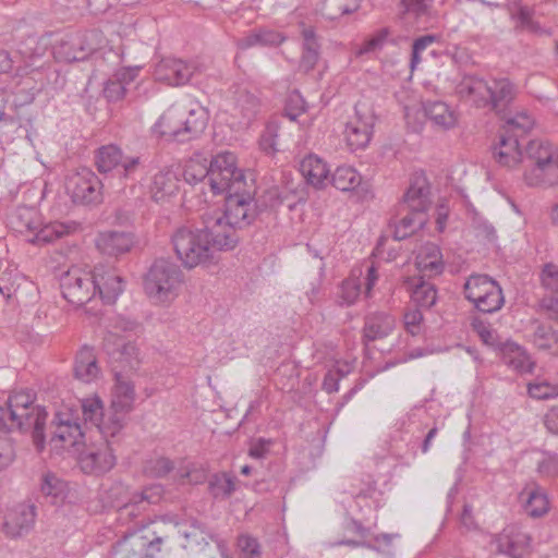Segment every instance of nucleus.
<instances>
[{"label": "nucleus", "instance_id": "nucleus-5", "mask_svg": "<svg viewBox=\"0 0 558 558\" xmlns=\"http://www.w3.org/2000/svg\"><path fill=\"white\" fill-rule=\"evenodd\" d=\"M241 169L236 167V157L233 153L221 151L210 160L209 165L192 161L184 172L185 181L191 184L206 181L214 194L225 193L229 181Z\"/></svg>", "mask_w": 558, "mask_h": 558}, {"label": "nucleus", "instance_id": "nucleus-55", "mask_svg": "<svg viewBox=\"0 0 558 558\" xmlns=\"http://www.w3.org/2000/svg\"><path fill=\"white\" fill-rule=\"evenodd\" d=\"M527 392L534 399H553L558 397V385H553L548 381L533 383L529 384Z\"/></svg>", "mask_w": 558, "mask_h": 558}, {"label": "nucleus", "instance_id": "nucleus-51", "mask_svg": "<svg viewBox=\"0 0 558 558\" xmlns=\"http://www.w3.org/2000/svg\"><path fill=\"white\" fill-rule=\"evenodd\" d=\"M174 469L173 462L166 458L159 457L146 461L144 471L151 477H165Z\"/></svg>", "mask_w": 558, "mask_h": 558}, {"label": "nucleus", "instance_id": "nucleus-43", "mask_svg": "<svg viewBox=\"0 0 558 558\" xmlns=\"http://www.w3.org/2000/svg\"><path fill=\"white\" fill-rule=\"evenodd\" d=\"M330 182L337 190L349 192L361 184L362 177L351 166H339L331 174Z\"/></svg>", "mask_w": 558, "mask_h": 558}, {"label": "nucleus", "instance_id": "nucleus-2", "mask_svg": "<svg viewBox=\"0 0 558 558\" xmlns=\"http://www.w3.org/2000/svg\"><path fill=\"white\" fill-rule=\"evenodd\" d=\"M500 166L514 167L525 162L524 180L530 186L547 187L558 183V146L542 140L530 141L525 154L519 138L502 132L493 150Z\"/></svg>", "mask_w": 558, "mask_h": 558}, {"label": "nucleus", "instance_id": "nucleus-64", "mask_svg": "<svg viewBox=\"0 0 558 558\" xmlns=\"http://www.w3.org/2000/svg\"><path fill=\"white\" fill-rule=\"evenodd\" d=\"M140 324L136 320L119 316L116 318L114 324L112 326V330L108 332H116L118 336L120 331L123 332H136L140 329Z\"/></svg>", "mask_w": 558, "mask_h": 558}, {"label": "nucleus", "instance_id": "nucleus-41", "mask_svg": "<svg viewBox=\"0 0 558 558\" xmlns=\"http://www.w3.org/2000/svg\"><path fill=\"white\" fill-rule=\"evenodd\" d=\"M162 492L160 485L144 488L140 494L133 496L131 502L121 508V514L136 515L135 510H145L146 505L157 504L161 499Z\"/></svg>", "mask_w": 558, "mask_h": 558}, {"label": "nucleus", "instance_id": "nucleus-3", "mask_svg": "<svg viewBox=\"0 0 558 558\" xmlns=\"http://www.w3.org/2000/svg\"><path fill=\"white\" fill-rule=\"evenodd\" d=\"M134 400L133 383L125 380L117 372V384L114 385L111 404L107 412L104 411V403L98 396L88 397L81 401L85 423L96 426L102 438L122 439L128 414L133 409Z\"/></svg>", "mask_w": 558, "mask_h": 558}, {"label": "nucleus", "instance_id": "nucleus-14", "mask_svg": "<svg viewBox=\"0 0 558 558\" xmlns=\"http://www.w3.org/2000/svg\"><path fill=\"white\" fill-rule=\"evenodd\" d=\"M60 289L69 303L83 306L95 298L93 274L72 267L60 277Z\"/></svg>", "mask_w": 558, "mask_h": 558}, {"label": "nucleus", "instance_id": "nucleus-45", "mask_svg": "<svg viewBox=\"0 0 558 558\" xmlns=\"http://www.w3.org/2000/svg\"><path fill=\"white\" fill-rule=\"evenodd\" d=\"M360 4L361 0H324L322 14L328 20H337L344 14L355 12Z\"/></svg>", "mask_w": 558, "mask_h": 558}, {"label": "nucleus", "instance_id": "nucleus-10", "mask_svg": "<svg viewBox=\"0 0 558 558\" xmlns=\"http://www.w3.org/2000/svg\"><path fill=\"white\" fill-rule=\"evenodd\" d=\"M464 296L482 313H494L501 308L505 299L499 283L487 275H471L463 290Z\"/></svg>", "mask_w": 558, "mask_h": 558}, {"label": "nucleus", "instance_id": "nucleus-57", "mask_svg": "<svg viewBox=\"0 0 558 558\" xmlns=\"http://www.w3.org/2000/svg\"><path fill=\"white\" fill-rule=\"evenodd\" d=\"M544 288L549 291L550 295L558 293V266L546 264L541 275Z\"/></svg>", "mask_w": 558, "mask_h": 558}, {"label": "nucleus", "instance_id": "nucleus-23", "mask_svg": "<svg viewBox=\"0 0 558 558\" xmlns=\"http://www.w3.org/2000/svg\"><path fill=\"white\" fill-rule=\"evenodd\" d=\"M183 116V101L170 106L154 124V132L167 141L185 143Z\"/></svg>", "mask_w": 558, "mask_h": 558}, {"label": "nucleus", "instance_id": "nucleus-29", "mask_svg": "<svg viewBox=\"0 0 558 558\" xmlns=\"http://www.w3.org/2000/svg\"><path fill=\"white\" fill-rule=\"evenodd\" d=\"M77 227L78 225L74 221H54L47 225L40 222L39 227L35 229L34 234L27 238V242L36 245L49 244L74 232Z\"/></svg>", "mask_w": 558, "mask_h": 558}, {"label": "nucleus", "instance_id": "nucleus-58", "mask_svg": "<svg viewBox=\"0 0 558 558\" xmlns=\"http://www.w3.org/2000/svg\"><path fill=\"white\" fill-rule=\"evenodd\" d=\"M126 87L117 76L109 80L104 87V96L108 101H118L125 96Z\"/></svg>", "mask_w": 558, "mask_h": 558}, {"label": "nucleus", "instance_id": "nucleus-63", "mask_svg": "<svg viewBox=\"0 0 558 558\" xmlns=\"http://www.w3.org/2000/svg\"><path fill=\"white\" fill-rule=\"evenodd\" d=\"M537 471L545 476H557L558 454H548L538 463Z\"/></svg>", "mask_w": 558, "mask_h": 558}, {"label": "nucleus", "instance_id": "nucleus-35", "mask_svg": "<svg viewBox=\"0 0 558 558\" xmlns=\"http://www.w3.org/2000/svg\"><path fill=\"white\" fill-rule=\"evenodd\" d=\"M423 116L434 125L448 130L457 124V114L450 107L442 101H430L424 105Z\"/></svg>", "mask_w": 558, "mask_h": 558}, {"label": "nucleus", "instance_id": "nucleus-38", "mask_svg": "<svg viewBox=\"0 0 558 558\" xmlns=\"http://www.w3.org/2000/svg\"><path fill=\"white\" fill-rule=\"evenodd\" d=\"M393 318L387 314H374L366 317L363 337L366 341H375L387 337L393 329Z\"/></svg>", "mask_w": 558, "mask_h": 558}, {"label": "nucleus", "instance_id": "nucleus-50", "mask_svg": "<svg viewBox=\"0 0 558 558\" xmlns=\"http://www.w3.org/2000/svg\"><path fill=\"white\" fill-rule=\"evenodd\" d=\"M531 340L538 349L547 350L558 343V333L549 326L537 324L531 335Z\"/></svg>", "mask_w": 558, "mask_h": 558}, {"label": "nucleus", "instance_id": "nucleus-46", "mask_svg": "<svg viewBox=\"0 0 558 558\" xmlns=\"http://www.w3.org/2000/svg\"><path fill=\"white\" fill-rule=\"evenodd\" d=\"M534 10L526 5H519L517 12L511 14L515 21V31L541 34L543 32L539 23L534 20Z\"/></svg>", "mask_w": 558, "mask_h": 558}, {"label": "nucleus", "instance_id": "nucleus-28", "mask_svg": "<svg viewBox=\"0 0 558 558\" xmlns=\"http://www.w3.org/2000/svg\"><path fill=\"white\" fill-rule=\"evenodd\" d=\"M100 367L94 348L84 345L75 356L74 376L83 383H92L99 378Z\"/></svg>", "mask_w": 558, "mask_h": 558}, {"label": "nucleus", "instance_id": "nucleus-24", "mask_svg": "<svg viewBox=\"0 0 558 558\" xmlns=\"http://www.w3.org/2000/svg\"><path fill=\"white\" fill-rule=\"evenodd\" d=\"M95 295L98 293L101 301L106 304H112L123 292V279L114 269L95 268L93 272Z\"/></svg>", "mask_w": 558, "mask_h": 558}, {"label": "nucleus", "instance_id": "nucleus-48", "mask_svg": "<svg viewBox=\"0 0 558 558\" xmlns=\"http://www.w3.org/2000/svg\"><path fill=\"white\" fill-rule=\"evenodd\" d=\"M549 501L545 493L534 489L527 493L524 509L530 517L539 518L548 511Z\"/></svg>", "mask_w": 558, "mask_h": 558}, {"label": "nucleus", "instance_id": "nucleus-15", "mask_svg": "<svg viewBox=\"0 0 558 558\" xmlns=\"http://www.w3.org/2000/svg\"><path fill=\"white\" fill-rule=\"evenodd\" d=\"M104 442L86 447L78 454V465L85 474L100 475L109 472L117 462L116 446L121 439L104 438Z\"/></svg>", "mask_w": 558, "mask_h": 558}, {"label": "nucleus", "instance_id": "nucleus-61", "mask_svg": "<svg viewBox=\"0 0 558 558\" xmlns=\"http://www.w3.org/2000/svg\"><path fill=\"white\" fill-rule=\"evenodd\" d=\"M191 529V531L183 533V536L189 542H195L196 544H201L202 542H204L207 544L206 538L211 537V535L205 531L204 525L196 520L192 522Z\"/></svg>", "mask_w": 558, "mask_h": 558}, {"label": "nucleus", "instance_id": "nucleus-60", "mask_svg": "<svg viewBox=\"0 0 558 558\" xmlns=\"http://www.w3.org/2000/svg\"><path fill=\"white\" fill-rule=\"evenodd\" d=\"M15 453L11 440L0 437V471L8 468L14 460Z\"/></svg>", "mask_w": 558, "mask_h": 558}, {"label": "nucleus", "instance_id": "nucleus-34", "mask_svg": "<svg viewBox=\"0 0 558 558\" xmlns=\"http://www.w3.org/2000/svg\"><path fill=\"white\" fill-rule=\"evenodd\" d=\"M95 50V47L87 43V33L78 34L63 41L57 54L65 62L82 61Z\"/></svg>", "mask_w": 558, "mask_h": 558}, {"label": "nucleus", "instance_id": "nucleus-39", "mask_svg": "<svg viewBox=\"0 0 558 558\" xmlns=\"http://www.w3.org/2000/svg\"><path fill=\"white\" fill-rule=\"evenodd\" d=\"M284 40V37L272 29L259 28L238 40L240 49H248L252 47H276Z\"/></svg>", "mask_w": 558, "mask_h": 558}, {"label": "nucleus", "instance_id": "nucleus-53", "mask_svg": "<svg viewBox=\"0 0 558 558\" xmlns=\"http://www.w3.org/2000/svg\"><path fill=\"white\" fill-rule=\"evenodd\" d=\"M439 36L435 34H427L424 36H421L416 38L413 41L412 45V53H411V60H410V68L412 71L417 66V64L421 62V54L422 52L433 45L434 43L439 41Z\"/></svg>", "mask_w": 558, "mask_h": 558}, {"label": "nucleus", "instance_id": "nucleus-25", "mask_svg": "<svg viewBox=\"0 0 558 558\" xmlns=\"http://www.w3.org/2000/svg\"><path fill=\"white\" fill-rule=\"evenodd\" d=\"M183 134L185 142L197 138L206 129L209 114L198 101L186 100L183 101Z\"/></svg>", "mask_w": 558, "mask_h": 558}, {"label": "nucleus", "instance_id": "nucleus-7", "mask_svg": "<svg viewBox=\"0 0 558 558\" xmlns=\"http://www.w3.org/2000/svg\"><path fill=\"white\" fill-rule=\"evenodd\" d=\"M183 283V272L173 262L165 258L156 259L144 277V290L156 303L173 300Z\"/></svg>", "mask_w": 558, "mask_h": 558}, {"label": "nucleus", "instance_id": "nucleus-16", "mask_svg": "<svg viewBox=\"0 0 558 558\" xmlns=\"http://www.w3.org/2000/svg\"><path fill=\"white\" fill-rule=\"evenodd\" d=\"M375 113L366 101H359L354 116L345 125V140L351 150L365 148L373 135Z\"/></svg>", "mask_w": 558, "mask_h": 558}, {"label": "nucleus", "instance_id": "nucleus-40", "mask_svg": "<svg viewBox=\"0 0 558 558\" xmlns=\"http://www.w3.org/2000/svg\"><path fill=\"white\" fill-rule=\"evenodd\" d=\"M303 36V52L300 60L299 69L304 73L312 71L319 60V45L317 43L315 32L313 28H304Z\"/></svg>", "mask_w": 558, "mask_h": 558}, {"label": "nucleus", "instance_id": "nucleus-47", "mask_svg": "<svg viewBox=\"0 0 558 558\" xmlns=\"http://www.w3.org/2000/svg\"><path fill=\"white\" fill-rule=\"evenodd\" d=\"M259 108V100L250 92H240L235 99L234 110L243 118V123L248 124L256 116Z\"/></svg>", "mask_w": 558, "mask_h": 558}, {"label": "nucleus", "instance_id": "nucleus-13", "mask_svg": "<svg viewBox=\"0 0 558 558\" xmlns=\"http://www.w3.org/2000/svg\"><path fill=\"white\" fill-rule=\"evenodd\" d=\"M95 165L100 173H108L121 168L120 178L134 180L136 173L143 167L140 156H125L116 144L102 145L95 151Z\"/></svg>", "mask_w": 558, "mask_h": 558}, {"label": "nucleus", "instance_id": "nucleus-27", "mask_svg": "<svg viewBox=\"0 0 558 558\" xmlns=\"http://www.w3.org/2000/svg\"><path fill=\"white\" fill-rule=\"evenodd\" d=\"M376 281L377 272L373 265L367 268V274L364 280L354 276L343 280L340 287L341 304L348 306L354 304L361 294V288L363 284L365 286V294L368 295Z\"/></svg>", "mask_w": 558, "mask_h": 558}, {"label": "nucleus", "instance_id": "nucleus-19", "mask_svg": "<svg viewBox=\"0 0 558 558\" xmlns=\"http://www.w3.org/2000/svg\"><path fill=\"white\" fill-rule=\"evenodd\" d=\"M102 183L88 168H82L72 174L66 183V190L76 204L89 205L101 202Z\"/></svg>", "mask_w": 558, "mask_h": 558}, {"label": "nucleus", "instance_id": "nucleus-11", "mask_svg": "<svg viewBox=\"0 0 558 558\" xmlns=\"http://www.w3.org/2000/svg\"><path fill=\"white\" fill-rule=\"evenodd\" d=\"M167 536L158 531H134L125 534L112 547L111 558H155Z\"/></svg>", "mask_w": 558, "mask_h": 558}, {"label": "nucleus", "instance_id": "nucleus-12", "mask_svg": "<svg viewBox=\"0 0 558 558\" xmlns=\"http://www.w3.org/2000/svg\"><path fill=\"white\" fill-rule=\"evenodd\" d=\"M202 231L209 239L213 248L216 251L233 250L239 243L236 230L232 227L221 208L211 207L205 209L201 215Z\"/></svg>", "mask_w": 558, "mask_h": 558}, {"label": "nucleus", "instance_id": "nucleus-1", "mask_svg": "<svg viewBox=\"0 0 558 558\" xmlns=\"http://www.w3.org/2000/svg\"><path fill=\"white\" fill-rule=\"evenodd\" d=\"M458 96L476 108L488 109L501 116L504 132L517 138L525 135L534 125V118L526 111L511 116L507 108L515 96L514 85L506 77L486 81L478 76H464L457 85Z\"/></svg>", "mask_w": 558, "mask_h": 558}, {"label": "nucleus", "instance_id": "nucleus-62", "mask_svg": "<svg viewBox=\"0 0 558 558\" xmlns=\"http://www.w3.org/2000/svg\"><path fill=\"white\" fill-rule=\"evenodd\" d=\"M404 325L408 331L416 335L420 329V324L423 320V315L420 308H409L403 316Z\"/></svg>", "mask_w": 558, "mask_h": 558}, {"label": "nucleus", "instance_id": "nucleus-59", "mask_svg": "<svg viewBox=\"0 0 558 558\" xmlns=\"http://www.w3.org/2000/svg\"><path fill=\"white\" fill-rule=\"evenodd\" d=\"M416 268L423 276L433 277L442 272L444 262L442 259L426 260L425 258L416 262Z\"/></svg>", "mask_w": 558, "mask_h": 558}, {"label": "nucleus", "instance_id": "nucleus-18", "mask_svg": "<svg viewBox=\"0 0 558 558\" xmlns=\"http://www.w3.org/2000/svg\"><path fill=\"white\" fill-rule=\"evenodd\" d=\"M51 428L50 442L56 446L60 442L62 447H73L84 437L77 411L68 407H62L54 413Z\"/></svg>", "mask_w": 558, "mask_h": 558}, {"label": "nucleus", "instance_id": "nucleus-6", "mask_svg": "<svg viewBox=\"0 0 558 558\" xmlns=\"http://www.w3.org/2000/svg\"><path fill=\"white\" fill-rule=\"evenodd\" d=\"M429 195L430 189L426 178L416 177L403 196V206L409 213L396 226L395 240H404L425 226V213L430 205Z\"/></svg>", "mask_w": 558, "mask_h": 558}, {"label": "nucleus", "instance_id": "nucleus-33", "mask_svg": "<svg viewBox=\"0 0 558 558\" xmlns=\"http://www.w3.org/2000/svg\"><path fill=\"white\" fill-rule=\"evenodd\" d=\"M179 177L170 167L160 169L154 177L150 185L151 197L156 202L174 195L179 190Z\"/></svg>", "mask_w": 558, "mask_h": 558}, {"label": "nucleus", "instance_id": "nucleus-52", "mask_svg": "<svg viewBox=\"0 0 558 558\" xmlns=\"http://www.w3.org/2000/svg\"><path fill=\"white\" fill-rule=\"evenodd\" d=\"M278 130L279 126L275 122H270L266 125L264 132L259 138V146L263 151L269 155L276 154L278 148Z\"/></svg>", "mask_w": 558, "mask_h": 558}, {"label": "nucleus", "instance_id": "nucleus-44", "mask_svg": "<svg viewBox=\"0 0 558 558\" xmlns=\"http://www.w3.org/2000/svg\"><path fill=\"white\" fill-rule=\"evenodd\" d=\"M411 299L416 306L430 308L437 301V290L433 283L420 278L413 284Z\"/></svg>", "mask_w": 558, "mask_h": 558}, {"label": "nucleus", "instance_id": "nucleus-54", "mask_svg": "<svg viewBox=\"0 0 558 558\" xmlns=\"http://www.w3.org/2000/svg\"><path fill=\"white\" fill-rule=\"evenodd\" d=\"M239 558H262L260 545L258 541L251 535H240L238 537Z\"/></svg>", "mask_w": 558, "mask_h": 558}, {"label": "nucleus", "instance_id": "nucleus-21", "mask_svg": "<svg viewBox=\"0 0 558 558\" xmlns=\"http://www.w3.org/2000/svg\"><path fill=\"white\" fill-rule=\"evenodd\" d=\"M196 71L195 62L166 58L157 63L154 75L159 82H165L170 86H181L189 83Z\"/></svg>", "mask_w": 558, "mask_h": 558}, {"label": "nucleus", "instance_id": "nucleus-56", "mask_svg": "<svg viewBox=\"0 0 558 558\" xmlns=\"http://www.w3.org/2000/svg\"><path fill=\"white\" fill-rule=\"evenodd\" d=\"M41 493L45 496L59 497L64 492V483L52 473H46L41 478Z\"/></svg>", "mask_w": 558, "mask_h": 558}, {"label": "nucleus", "instance_id": "nucleus-32", "mask_svg": "<svg viewBox=\"0 0 558 558\" xmlns=\"http://www.w3.org/2000/svg\"><path fill=\"white\" fill-rule=\"evenodd\" d=\"M502 362L521 374L532 373L534 362L531 356L519 344L506 341L500 345Z\"/></svg>", "mask_w": 558, "mask_h": 558}, {"label": "nucleus", "instance_id": "nucleus-30", "mask_svg": "<svg viewBox=\"0 0 558 558\" xmlns=\"http://www.w3.org/2000/svg\"><path fill=\"white\" fill-rule=\"evenodd\" d=\"M48 39L37 35H28L17 44L16 52L25 62V69L33 68L36 70L41 65H36L35 62L44 57L48 50Z\"/></svg>", "mask_w": 558, "mask_h": 558}, {"label": "nucleus", "instance_id": "nucleus-4", "mask_svg": "<svg viewBox=\"0 0 558 558\" xmlns=\"http://www.w3.org/2000/svg\"><path fill=\"white\" fill-rule=\"evenodd\" d=\"M46 420V409L35 403V395L31 390L15 391L0 403V430L31 433L37 451L45 448Z\"/></svg>", "mask_w": 558, "mask_h": 558}, {"label": "nucleus", "instance_id": "nucleus-20", "mask_svg": "<svg viewBox=\"0 0 558 558\" xmlns=\"http://www.w3.org/2000/svg\"><path fill=\"white\" fill-rule=\"evenodd\" d=\"M36 521V507L28 504H19L7 510L3 517L2 531L10 538L27 535Z\"/></svg>", "mask_w": 558, "mask_h": 558}, {"label": "nucleus", "instance_id": "nucleus-8", "mask_svg": "<svg viewBox=\"0 0 558 558\" xmlns=\"http://www.w3.org/2000/svg\"><path fill=\"white\" fill-rule=\"evenodd\" d=\"M229 185L223 193L226 204L222 213L235 230L246 228L257 217V205L247 191L244 172H235Z\"/></svg>", "mask_w": 558, "mask_h": 558}, {"label": "nucleus", "instance_id": "nucleus-17", "mask_svg": "<svg viewBox=\"0 0 558 558\" xmlns=\"http://www.w3.org/2000/svg\"><path fill=\"white\" fill-rule=\"evenodd\" d=\"M102 347L107 353L109 361L113 364L112 369L114 377L117 378V372L121 376L129 380L124 375L123 371L135 369L138 366V349L132 342H125L121 336L116 332H107Z\"/></svg>", "mask_w": 558, "mask_h": 558}, {"label": "nucleus", "instance_id": "nucleus-37", "mask_svg": "<svg viewBox=\"0 0 558 558\" xmlns=\"http://www.w3.org/2000/svg\"><path fill=\"white\" fill-rule=\"evenodd\" d=\"M11 228L27 238L34 234L36 228L40 225V217L38 213L31 207H20L10 218Z\"/></svg>", "mask_w": 558, "mask_h": 558}, {"label": "nucleus", "instance_id": "nucleus-9", "mask_svg": "<svg viewBox=\"0 0 558 558\" xmlns=\"http://www.w3.org/2000/svg\"><path fill=\"white\" fill-rule=\"evenodd\" d=\"M171 241L178 258L187 268L206 265L215 257L216 252L201 228L181 227Z\"/></svg>", "mask_w": 558, "mask_h": 558}, {"label": "nucleus", "instance_id": "nucleus-36", "mask_svg": "<svg viewBox=\"0 0 558 558\" xmlns=\"http://www.w3.org/2000/svg\"><path fill=\"white\" fill-rule=\"evenodd\" d=\"M434 0H401V17L414 21L418 26L426 27L433 9Z\"/></svg>", "mask_w": 558, "mask_h": 558}, {"label": "nucleus", "instance_id": "nucleus-22", "mask_svg": "<svg viewBox=\"0 0 558 558\" xmlns=\"http://www.w3.org/2000/svg\"><path fill=\"white\" fill-rule=\"evenodd\" d=\"M530 543V535L514 525L504 529L494 541L496 550L510 558H524L529 554Z\"/></svg>", "mask_w": 558, "mask_h": 558}, {"label": "nucleus", "instance_id": "nucleus-31", "mask_svg": "<svg viewBox=\"0 0 558 558\" xmlns=\"http://www.w3.org/2000/svg\"><path fill=\"white\" fill-rule=\"evenodd\" d=\"M300 171L306 182L316 189L326 185L329 177L327 163L316 155L310 154L300 162Z\"/></svg>", "mask_w": 558, "mask_h": 558}, {"label": "nucleus", "instance_id": "nucleus-49", "mask_svg": "<svg viewBox=\"0 0 558 558\" xmlns=\"http://www.w3.org/2000/svg\"><path fill=\"white\" fill-rule=\"evenodd\" d=\"M389 34L390 32L387 27L376 31L372 36L366 38L362 45L355 48V56L362 57L380 50L387 41Z\"/></svg>", "mask_w": 558, "mask_h": 558}, {"label": "nucleus", "instance_id": "nucleus-42", "mask_svg": "<svg viewBox=\"0 0 558 558\" xmlns=\"http://www.w3.org/2000/svg\"><path fill=\"white\" fill-rule=\"evenodd\" d=\"M235 476L230 473H215L208 480V490L216 499H227L235 492Z\"/></svg>", "mask_w": 558, "mask_h": 558}, {"label": "nucleus", "instance_id": "nucleus-26", "mask_svg": "<svg viewBox=\"0 0 558 558\" xmlns=\"http://www.w3.org/2000/svg\"><path fill=\"white\" fill-rule=\"evenodd\" d=\"M134 236L131 232L109 230L98 234L97 248L105 255L119 256L131 251Z\"/></svg>", "mask_w": 558, "mask_h": 558}]
</instances>
